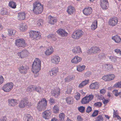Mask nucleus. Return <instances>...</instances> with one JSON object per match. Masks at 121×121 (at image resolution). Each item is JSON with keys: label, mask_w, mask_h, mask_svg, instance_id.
I'll list each match as a JSON object with an SVG mask.
<instances>
[{"label": "nucleus", "mask_w": 121, "mask_h": 121, "mask_svg": "<svg viewBox=\"0 0 121 121\" xmlns=\"http://www.w3.org/2000/svg\"><path fill=\"white\" fill-rule=\"evenodd\" d=\"M83 34L84 32L82 30L77 29L73 32L71 37L74 39L78 40L82 37Z\"/></svg>", "instance_id": "obj_4"}, {"label": "nucleus", "mask_w": 121, "mask_h": 121, "mask_svg": "<svg viewBox=\"0 0 121 121\" xmlns=\"http://www.w3.org/2000/svg\"><path fill=\"white\" fill-rule=\"evenodd\" d=\"M54 51V49L52 46L50 47L45 52V53L46 56H48L52 54Z\"/></svg>", "instance_id": "obj_26"}, {"label": "nucleus", "mask_w": 121, "mask_h": 121, "mask_svg": "<svg viewBox=\"0 0 121 121\" xmlns=\"http://www.w3.org/2000/svg\"><path fill=\"white\" fill-rule=\"evenodd\" d=\"M31 105V103L29 102L26 99H23L19 103V106L20 108H24L26 106L30 107Z\"/></svg>", "instance_id": "obj_9"}, {"label": "nucleus", "mask_w": 121, "mask_h": 121, "mask_svg": "<svg viewBox=\"0 0 121 121\" xmlns=\"http://www.w3.org/2000/svg\"><path fill=\"white\" fill-rule=\"evenodd\" d=\"M51 62L54 64H58L60 61V58L58 56L56 55L52 56L51 58Z\"/></svg>", "instance_id": "obj_14"}, {"label": "nucleus", "mask_w": 121, "mask_h": 121, "mask_svg": "<svg viewBox=\"0 0 121 121\" xmlns=\"http://www.w3.org/2000/svg\"><path fill=\"white\" fill-rule=\"evenodd\" d=\"M85 67L84 65L81 66L80 65H79L77 66V70L79 72H82L84 70Z\"/></svg>", "instance_id": "obj_38"}, {"label": "nucleus", "mask_w": 121, "mask_h": 121, "mask_svg": "<svg viewBox=\"0 0 121 121\" xmlns=\"http://www.w3.org/2000/svg\"><path fill=\"white\" fill-rule=\"evenodd\" d=\"M100 5L104 10L108 9L109 7V3L108 0H101Z\"/></svg>", "instance_id": "obj_18"}, {"label": "nucleus", "mask_w": 121, "mask_h": 121, "mask_svg": "<svg viewBox=\"0 0 121 121\" xmlns=\"http://www.w3.org/2000/svg\"><path fill=\"white\" fill-rule=\"evenodd\" d=\"M118 20L116 17H114L110 18L108 22L109 25L112 26H116L118 23Z\"/></svg>", "instance_id": "obj_13"}, {"label": "nucleus", "mask_w": 121, "mask_h": 121, "mask_svg": "<svg viewBox=\"0 0 121 121\" xmlns=\"http://www.w3.org/2000/svg\"><path fill=\"white\" fill-rule=\"evenodd\" d=\"M113 94L116 96H119V92H118L117 90H114L113 91Z\"/></svg>", "instance_id": "obj_55"}, {"label": "nucleus", "mask_w": 121, "mask_h": 121, "mask_svg": "<svg viewBox=\"0 0 121 121\" xmlns=\"http://www.w3.org/2000/svg\"><path fill=\"white\" fill-rule=\"evenodd\" d=\"M92 110V108L90 106H89L87 107L86 112L88 113L90 112Z\"/></svg>", "instance_id": "obj_60"}, {"label": "nucleus", "mask_w": 121, "mask_h": 121, "mask_svg": "<svg viewBox=\"0 0 121 121\" xmlns=\"http://www.w3.org/2000/svg\"><path fill=\"white\" fill-rule=\"evenodd\" d=\"M43 21L42 19L39 20L38 21H37L36 23H35V25L37 26H40L43 25Z\"/></svg>", "instance_id": "obj_41"}, {"label": "nucleus", "mask_w": 121, "mask_h": 121, "mask_svg": "<svg viewBox=\"0 0 121 121\" xmlns=\"http://www.w3.org/2000/svg\"><path fill=\"white\" fill-rule=\"evenodd\" d=\"M85 108L82 106H80L78 108V110L81 112H84L85 111Z\"/></svg>", "instance_id": "obj_51"}, {"label": "nucleus", "mask_w": 121, "mask_h": 121, "mask_svg": "<svg viewBox=\"0 0 121 121\" xmlns=\"http://www.w3.org/2000/svg\"><path fill=\"white\" fill-rule=\"evenodd\" d=\"M29 33L30 37L33 40H38L41 38L40 33L39 31L31 30Z\"/></svg>", "instance_id": "obj_5"}, {"label": "nucleus", "mask_w": 121, "mask_h": 121, "mask_svg": "<svg viewBox=\"0 0 121 121\" xmlns=\"http://www.w3.org/2000/svg\"><path fill=\"white\" fill-rule=\"evenodd\" d=\"M41 61L38 58L35 59L32 65V71L35 74H37L41 69Z\"/></svg>", "instance_id": "obj_1"}, {"label": "nucleus", "mask_w": 121, "mask_h": 121, "mask_svg": "<svg viewBox=\"0 0 121 121\" xmlns=\"http://www.w3.org/2000/svg\"><path fill=\"white\" fill-rule=\"evenodd\" d=\"M72 52L75 54H79L82 53V51L79 46H76L72 50Z\"/></svg>", "instance_id": "obj_24"}, {"label": "nucleus", "mask_w": 121, "mask_h": 121, "mask_svg": "<svg viewBox=\"0 0 121 121\" xmlns=\"http://www.w3.org/2000/svg\"><path fill=\"white\" fill-rule=\"evenodd\" d=\"M59 108L58 106L57 105H55L52 109L53 112L55 114L59 113Z\"/></svg>", "instance_id": "obj_34"}, {"label": "nucleus", "mask_w": 121, "mask_h": 121, "mask_svg": "<svg viewBox=\"0 0 121 121\" xmlns=\"http://www.w3.org/2000/svg\"><path fill=\"white\" fill-rule=\"evenodd\" d=\"M9 5L12 8L15 9L16 8L17 4L15 2L13 1H11L9 2Z\"/></svg>", "instance_id": "obj_37"}, {"label": "nucleus", "mask_w": 121, "mask_h": 121, "mask_svg": "<svg viewBox=\"0 0 121 121\" xmlns=\"http://www.w3.org/2000/svg\"><path fill=\"white\" fill-rule=\"evenodd\" d=\"M108 58L110 61L113 62H115L117 61V58L116 57L111 56H108Z\"/></svg>", "instance_id": "obj_44"}, {"label": "nucleus", "mask_w": 121, "mask_h": 121, "mask_svg": "<svg viewBox=\"0 0 121 121\" xmlns=\"http://www.w3.org/2000/svg\"><path fill=\"white\" fill-rule=\"evenodd\" d=\"M99 58L100 59H101L103 58H105V56L103 53H100L99 55Z\"/></svg>", "instance_id": "obj_57"}, {"label": "nucleus", "mask_w": 121, "mask_h": 121, "mask_svg": "<svg viewBox=\"0 0 121 121\" xmlns=\"http://www.w3.org/2000/svg\"><path fill=\"white\" fill-rule=\"evenodd\" d=\"M26 121H34V120L32 117L29 114H27L26 115Z\"/></svg>", "instance_id": "obj_45"}, {"label": "nucleus", "mask_w": 121, "mask_h": 121, "mask_svg": "<svg viewBox=\"0 0 121 121\" xmlns=\"http://www.w3.org/2000/svg\"><path fill=\"white\" fill-rule=\"evenodd\" d=\"M58 71L59 69L58 67L53 68L49 72L50 76L52 77L53 75H56L57 74L58 72Z\"/></svg>", "instance_id": "obj_21"}, {"label": "nucleus", "mask_w": 121, "mask_h": 121, "mask_svg": "<svg viewBox=\"0 0 121 121\" xmlns=\"http://www.w3.org/2000/svg\"><path fill=\"white\" fill-rule=\"evenodd\" d=\"M65 115L63 113H60L59 115V120L60 121H64Z\"/></svg>", "instance_id": "obj_40"}, {"label": "nucleus", "mask_w": 121, "mask_h": 121, "mask_svg": "<svg viewBox=\"0 0 121 121\" xmlns=\"http://www.w3.org/2000/svg\"><path fill=\"white\" fill-rule=\"evenodd\" d=\"M4 80V78L2 76L0 75V84H1L3 82Z\"/></svg>", "instance_id": "obj_63"}, {"label": "nucleus", "mask_w": 121, "mask_h": 121, "mask_svg": "<svg viewBox=\"0 0 121 121\" xmlns=\"http://www.w3.org/2000/svg\"><path fill=\"white\" fill-rule=\"evenodd\" d=\"M92 8L89 7L85 8L82 11L83 14L87 16L90 15L92 13Z\"/></svg>", "instance_id": "obj_17"}, {"label": "nucleus", "mask_w": 121, "mask_h": 121, "mask_svg": "<svg viewBox=\"0 0 121 121\" xmlns=\"http://www.w3.org/2000/svg\"><path fill=\"white\" fill-rule=\"evenodd\" d=\"M102 104L100 102H97L95 103L94 105L95 106L99 107L101 106Z\"/></svg>", "instance_id": "obj_61"}, {"label": "nucleus", "mask_w": 121, "mask_h": 121, "mask_svg": "<svg viewBox=\"0 0 121 121\" xmlns=\"http://www.w3.org/2000/svg\"><path fill=\"white\" fill-rule=\"evenodd\" d=\"M35 86L34 85H31L27 87L26 91L28 92H33L35 91Z\"/></svg>", "instance_id": "obj_39"}, {"label": "nucleus", "mask_w": 121, "mask_h": 121, "mask_svg": "<svg viewBox=\"0 0 121 121\" xmlns=\"http://www.w3.org/2000/svg\"><path fill=\"white\" fill-rule=\"evenodd\" d=\"M60 90L59 88H56L52 91L51 93L52 95L55 98H57L60 95Z\"/></svg>", "instance_id": "obj_16"}, {"label": "nucleus", "mask_w": 121, "mask_h": 121, "mask_svg": "<svg viewBox=\"0 0 121 121\" xmlns=\"http://www.w3.org/2000/svg\"><path fill=\"white\" fill-rule=\"evenodd\" d=\"M101 50L99 47L97 46L92 47L88 50L87 53L89 54L92 53H97L99 52Z\"/></svg>", "instance_id": "obj_10"}, {"label": "nucleus", "mask_w": 121, "mask_h": 121, "mask_svg": "<svg viewBox=\"0 0 121 121\" xmlns=\"http://www.w3.org/2000/svg\"><path fill=\"white\" fill-rule=\"evenodd\" d=\"M114 112L113 113V117L115 118V117L118 115V112L117 110H113Z\"/></svg>", "instance_id": "obj_54"}, {"label": "nucleus", "mask_w": 121, "mask_h": 121, "mask_svg": "<svg viewBox=\"0 0 121 121\" xmlns=\"http://www.w3.org/2000/svg\"><path fill=\"white\" fill-rule=\"evenodd\" d=\"M114 86L116 88H121V81L116 82L114 85Z\"/></svg>", "instance_id": "obj_48"}, {"label": "nucleus", "mask_w": 121, "mask_h": 121, "mask_svg": "<svg viewBox=\"0 0 121 121\" xmlns=\"http://www.w3.org/2000/svg\"><path fill=\"white\" fill-rule=\"evenodd\" d=\"M102 79L105 81H109L108 75L103 76L102 77Z\"/></svg>", "instance_id": "obj_56"}, {"label": "nucleus", "mask_w": 121, "mask_h": 121, "mask_svg": "<svg viewBox=\"0 0 121 121\" xmlns=\"http://www.w3.org/2000/svg\"><path fill=\"white\" fill-rule=\"evenodd\" d=\"M26 16V13H25L22 12L18 14V18L20 20H24L25 19Z\"/></svg>", "instance_id": "obj_29"}, {"label": "nucleus", "mask_w": 121, "mask_h": 121, "mask_svg": "<svg viewBox=\"0 0 121 121\" xmlns=\"http://www.w3.org/2000/svg\"><path fill=\"white\" fill-rule=\"evenodd\" d=\"M35 91H36L38 92H39L40 89H41V87L39 86H35Z\"/></svg>", "instance_id": "obj_62"}, {"label": "nucleus", "mask_w": 121, "mask_h": 121, "mask_svg": "<svg viewBox=\"0 0 121 121\" xmlns=\"http://www.w3.org/2000/svg\"><path fill=\"white\" fill-rule=\"evenodd\" d=\"M82 60V58L80 57L76 56L71 60V62L74 64H77L80 62Z\"/></svg>", "instance_id": "obj_22"}, {"label": "nucleus", "mask_w": 121, "mask_h": 121, "mask_svg": "<svg viewBox=\"0 0 121 121\" xmlns=\"http://www.w3.org/2000/svg\"><path fill=\"white\" fill-rule=\"evenodd\" d=\"M95 120L96 121H103V118L102 116L99 115L96 118Z\"/></svg>", "instance_id": "obj_49"}, {"label": "nucleus", "mask_w": 121, "mask_h": 121, "mask_svg": "<svg viewBox=\"0 0 121 121\" xmlns=\"http://www.w3.org/2000/svg\"><path fill=\"white\" fill-rule=\"evenodd\" d=\"M49 103L51 104H54L55 103V99L52 98H51L49 100Z\"/></svg>", "instance_id": "obj_58"}, {"label": "nucleus", "mask_w": 121, "mask_h": 121, "mask_svg": "<svg viewBox=\"0 0 121 121\" xmlns=\"http://www.w3.org/2000/svg\"><path fill=\"white\" fill-rule=\"evenodd\" d=\"M48 39H50L52 41H55L56 40V35L54 34H50L47 36Z\"/></svg>", "instance_id": "obj_33"}, {"label": "nucleus", "mask_w": 121, "mask_h": 121, "mask_svg": "<svg viewBox=\"0 0 121 121\" xmlns=\"http://www.w3.org/2000/svg\"><path fill=\"white\" fill-rule=\"evenodd\" d=\"M46 92V91L45 89L41 88L39 93L40 94H43L45 93Z\"/></svg>", "instance_id": "obj_52"}, {"label": "nucleus", "mask_w": 121, "mask_h": 121, "mask_svg": "<svg viewBox=\"0 0 121 121\" xmlns=\"http://www.w3.org/2000/svg\"><path fill=\"white\" fill-rule=\"evenodd\" d=\"M98 113V110H95L92 114L91 116L95 117L97 116Z\"/></svg>", "instance_id": "obj_59"}, {"label": "nucleus", "mask_w": 121, "mask_h": 121, "mask_svg": "<svg viewBox=\"0 0 121 121\" xmlns=\"http://www.w3.org/2000/svg\"><path fill=\"white\" fill-rule=\"evenodd\" d=\"M112 39L116 43H121V39L120 36L118 35H115L112 36Z\"/></svg>", "instance_id": "obj_27"}, {"label": "nucleus", "mask_w": 121, "mask_h": 121, "mask_svg": "<svg viewBox=\"0 0 121 121\" xmlns=\"http://www.w3.org/2000/svg\"><path fill=\"white\" fill-rule=\"evenodd\" d=\"M48 18L50 19L49 22L50 24L53 25L56 22L57 19L56 17L49 15L48 16Z\"/></svg>", "instance_id": "obj_28"}, {"label": "nucleus", "mask_w": 121, "mask_h": 121, "mask_svg": "<svg viewBox=\"0 0 121 121\" xmlns=\"http://www.w3.org/2000/svg\"><path fill=\"white\" fill-rule=\"evenodd\" d=\"M15 44L17 47L22 48L25 47L26 45L25 41L22 38L16 39L15 40Z\"/></svg>", "instance_id": "obj_6"}, {"label": "nucleus", "mask_w": 121, "mask_h": 121, "mask_svg": "<svg viewBox=\"0 0 121 121\" xmlns=\"http://www.w3.org/2000/svg\"><path fill=\"white\" fill-rule=\"evenodd\" d=\"M97 21L96 20L94 21L91 26V29L93 30H95L97 27Z\"/></svg>", "instance_id": "obj_36"}, {"label": "nucleus", "mask_w": 121, "mask_h": 121, "mask_svg": "<svg viewBox=\"0 0 121 121\" xmlns=\"http://www.w3.org/2000/svg\"><path fill=\"white\" fill-rule=\"evenodd\" d=\"M47 104V101L45 98L42 99L37 104V107L39 111L44 110L46 108Z\"/></svg>", "instance_id": "obj_3"}, {"label": "nucleus", "mask_w": 121, "mask_h": 121, "mask_svg": "<svg viewBox=\"0 0 121 121\" xmlns=\"http://www.w3.org/2000/svg\"><path fill=\"white\" fill-rule=\"evenodd\" d=\"M52 112L50 110H46L42 113V117L45 120H48L51 118Z\"/></svg>", "instance_id": "obj_12"}, {"label": "nucleus", "mask_w": 121, "mask_h": 121, "mask_svg": "<svg viewBox=\"0 0 121 121\" xmlns=\"http://www.w3.org/2000/svg\"><path fill=\"white\" fill-rule=\"evenodd\" d=\"M8 34L10 36H12V35H14L15 33V31L14 30L10 29L8 30Z\"/></svg>", "instance_id": "obj_47"}, {"label": "nucleus", "mask_w": 121, "mask_h": 121, "mask_svg": "<svg viewBox=\"0 0 121 121\" xmlns=\"http://www.w3.org/2000/svg\"><path fill=\"white\" fill-rule=\"evenodd\" d=\"M94 98V95L92 94L87 95L82 99L81 103L82 104H86L88 103Z\"/></svg>", "instance_id": "obj_7"}, {"label": "nucleus", "mask_w": 121, "mask_h": 121, "mask_svg": "<svg viewBox=\"0 0 121 121\" xmlns=\"http://www.w3.org/2000/svg\"><path fill=\"white\" fill-rule=\"evenodd\" d=\"M56 32L59 35L62 37H66L68 35V33L63 29H59Z\"/></svg>", "instance_id": "obj_15"}, {"label": "nucleus", "mask_w": 121, "mask_h": 121, "mask_svg": "<svg viewBox=\"0 0 121 121\" xmlns=\"http://www.w3.org/2000/svg\"><path fill=\"white\" fill-rule=\"evenodd\" d=\"M104 69L107 70L111 69L113 68V65L110 64H105L103 66Z\"/></svg>", "instance_id": "obj_35"}, {"label": "nucleus", "mask_w": 121, "mask_h": 121, "mask_svg": "<svg viewBox=\"0 0 121 121\" xmlns=\"http://www.w3.org/2000/svg\"><path fill=\"white\" fill-rule=\"evenodd\" d=\"M74 75H69L65 78V82H69L74 79Z\"/></svg>", "instance_id": "obj_31"}, {"label": "nucleus", "mask_w": 121, "mask_h": 121, "mask_svg": "<svg viewBox=\"0 0 121 121\" xmlns=\"http://www.w3.org/2000/svg\"><path fill=\"white\" fill-rule=\"evenodd\" d=\"M77 119L78 121H82L83 120V118L80 115L77 117Z\"/></svg>", "instance_id": "obj_64"}, {"label": "nucleus", "mask_w": 121, "mask_h": 121, "mask_svg": "<svg viewBox=\"0 0 121 121\" xmlns=\"http://www.w3.org/2000/svg\"><path fill=\"white\" fill-rule=\"evenodd\" d=\"M66 11L69 15H72L75 12V9L73 6H69L67 8Z\"/></svg>", "instance_id": "obj_20"}, {"label": "nucleus", "mask_w": 121, "mask_h": 121, "mask_svg": "<svg viewBox=\"0 0 121 121\" xmlns=\"http://www.w3.org/2000/svg\"><path fill=\"white\" fill-rule=\"evenodd\" d=\"M90 89H97L99 87V84L98 83L95 82L91 83L89 86Z\"/></svg>", "instance_id": "obj_25"}, {"label": "nucleus", "mask_w": 121, "mask_h": 121, "mask_svg": "<svg viewBox=\"0 0 121 121\" xmlns=\"http://www.w3.org/2000/svg\"><path fill=\"white\" fill-rule=\"evenodd\" d=\"M43 10V6L39 2L36 1L33 4V11L35 14L41 13Z\"/></svg>", "instance_id": "obj_2"}, {"label": "nucleus", "mask_w": 121, "mask_h": 121, "mask_svg": "<svg viewBox=\"0 0 121 121\" xmlns=\"http://www.w3.org/2000/svg\"><path fill=\"white\" fill-rule=\"evenodd\" d=\"M89 80L88 79L85 80L82 82L80 84L78 87L79 88H83L87 84L89 83Z\"/></svg>", "instance_id": "obj_30"}, {"label": "nucleus", "mask_w": 121, "mask_h": 121, "mask_svg": "<svg viewBox=\"0 0 121 121\" xmlns=\"http://www.w3.org/2000/svg\"><path fill=\"white\" fill-rule=\"evenodd\" d=\"M65 100L67 103L69 104H72L73 103V99L72 97H67L66 98Z\"/></svg>", "instance_id": "obj_32"}, {"label": "nucleus", "mask_w": 121, "mask_h": 121, "mask_svg": "<svg viewBox=\"0 0 121 121\" xmlns=\"http://www.w3.org/2000/svg\"><path fill=\"white\" fill-rule=\"evenodd\" d=\"M9 105L13 107L17 104V101L16 99H9L8 100Z\"/></svg>", "instance_id": "obj_23"}, {"label": "nucleus", "mask_w": 121, "mask_h": 121, "mask_svg": "<svg viewBox=\"0 0 121 121\" xmlns=\"http://www.w3.org/2000/svg\"><path fill=\"white\" fill-rule=\"evenodd\" d=\"M29 67L27 65H22L18 68L19 72L22 73H26L27 72V71L29 69Z\"/></svg>", "instance_id": "obj_19"}, {"label": "nucleus", "mask_w": 121, "mask_h": 121, "mask_svg": "<svg viewBox=\"0 0 121 121\" xmlns=\"http://www.w3.org/2000/svg\"><path fill=\"white\" fill-rule=\"evenodd\" d=\"M27 26L25 24H22L20 26V30L22 31H24L26 30L27 29Z\"/></svg>", "instance_id": "obj_42"}, {"label": "nucleus", "mask_w": 121, "mask_h": 121, "mask_svg": "<svg viewBox=\"0 0 121 121\" xmlns=\"http://www.w3.org/2000/svg\"><path fill=\"white\" fill-rule=\"evenodd\" d=\"M29 51L27 50H24L18 53L17 55L19 58H24L27 57L29 55Z\"/></svg>", "instance_id": "obj_11"}, {"label": "nucleus", "mask_w": 121, "mask_h": 121, "mask_svg": "<svg viewBox=\"0 0 121 121\" xmlns=\"http://www.w3.org/2000/svg\"><path fill=\"white\" fill-rule=\"evenodd\" d=\"M80 93L78 92L76 93L74 96V98L77 100H78L80 99Z\"/></svg>", "instance_id": "obj_50"}, {"label": "nucleus", "mask_w": 121, "mask_h": 121, "mask_svg": "<svg viewBox=\"0 0 121 121\" xmlns=\"http://www.w3.org/2000/svg\"><path fill=\"white\" fill-rule=\"evenodd\" d=\"M109 81L113 80L115 78V76L113 74H110L108 75Z\"/></svg>", "instance_id": "obj_46"}, {"label": "nucleus", "mask_w": 121, "mask_h": 121, "mask_svg": "<svg viewBox=\"0 0 121 121\" xmlns=\"http://www.w3.org/2000/svg\"><path fill=\"white\" fill-rule=\"evenodd\" d=\"M1 14L3 15H6L7 13V11L6 8H4L1 11Z\"/></svg>", "instance_id": "obj_53"}, {"label": "nucleus", "mask_w": 121, "mask_h": 121, "mask_svg": "<svg viewBox=\"0 0 121 121\" xmlns=\"http://www.w3.org/2000/svg\"><path fill=\"white\" fill-rule=\"evenodd\" d=\"M73 89L72 87L69 85L67 86V90L66 91V93L67 94H70Z\"/></svg>", "instance_id": "obj_43"}, {"label": "nucleus", "mask_w": 121, "mask_h": 121, "mask_svg": "<svg viewBox=\"0 0 121 121\" xmlns=\"http://www.w3.org/2000/svg\"><path fill=\"white\" fill-rule=\"evenodd\" d=\"M13 86V84L12 82H9L4 86L2 89L5 92H9L12 89Z\"/></svg>", "instance_id": "obj_8"}]
</instances>
